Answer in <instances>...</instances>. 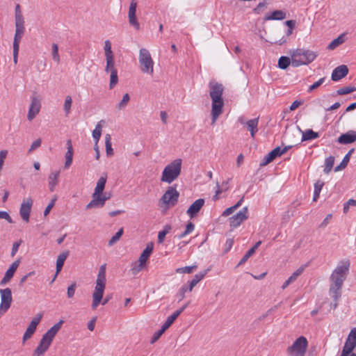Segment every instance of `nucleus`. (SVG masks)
I'll return each instance as SVG.
<instances>
[{
  "mask_svg": "<svg viewBox=\"0 0 356 356\" xmlns=\"http://www.w3.org/2000/svg\"><path fill=\"white\" fill-rule=\"evenodd\" d=\"M350 264L348 259L341 261L331 274L332 283L330 286L329 294L333 298L334 302L331 303V307L333 309L338 306V301L341 296V289L349 272Z\"/></svg>",
  "mask_w": 356,
  "mask_h": 356,
  "instance_id": "f257e3e1",
  "label": "nucleus"
},
{
  "mask_svg": "<svg viewBox=\"0 0 356 356\" xmlns=\"http://www.w3.org/2000/svg\"><path fill=\"white\" fill-rule=\"evenodd\" d=\"M209 96L211 99V124H214L222 114L224 106L222 94L224 86L213 80L209 81Z\"/></svg>",
  "mask_w": 356,
  "mask_h": 356,
  "instance_id": "f03ea898",
  "label": "nucleus"
},
{
  "mask_svg": "<svg viewBox=\"0 0 356 356\" xmlns=\"http://www.w3.org/2000/svg\"><path fill=\"white\" fill-rule=\"evenodd\" d=\"M106 264H103L99 267L95 290L92 293V302L91 305L92 309H95L100 303H102V305H105L111 299V296L107 295L102 302L106 287Z\"/></svg>",
  "mask_w": 356,
  "mask_h": 356,
  "instance_id": "7ed1b4c3",
  "label": "nucleus"
},
{
  "mask_svg": "<svg viewBox=\"0 0 356 356\" xmlns=\"http://www.w3.org/2000/svg\"><path fill=\"white\" fill-rule=\"evenodd\" d=\"M318 54L309 49H297L291 54V65L298 67L313 62Z\"/></svg>",
  "mask_w": 356,
  "mask_h": 356,
  "instance_id": "20e7f679",
  "label": "nucleus"
},
{
  "mask_svg": "<svg viewBox=\"0 0 356 356\" xmlns=\"http://www.w3.org/2000/svg\"><path fill=\"white\" fill-rule=\"evenodd\" d=\"M181 159H177L168 164L163 170L161 181L171 184L177 179L181 174Z\"/></svg>",
  "mask_w": 356,
  "mask_h": 356,
  "instance_id": "39448f33",
  "label": "nucleus"
},
{
  "mask_svg": "<svg viewBox=\"0 0 356 356\" xmlns=\"http://www.w3.org/2000/svg\"><path fill=\"white\" fill-rule=\"evenodd\" d=\"M138 61L140 70L143 73L152 74L154 72V61L149 51L145 48H141L139 51Z\"/></svg>",
  "mask_w": 356,
  "mask_h": 356,
  "instance_id": "423d86ee",
  "label": "nucleus"
},
{
  "mask_svg": "<svg viewBox=\"0 0 356 356\" xmlns=\"http://www.w3.org/2000/svg\"><path fill=\"white\" fill-rule=\"evenodd\" d=\"M307 346V339L301 336L293 342L292 346L287 348V353L291 356H305Z\"/></svg>",
  "mask_w": 356,
  "mask_h": 356,
  "instance_id": "0eeeda50",
  "label": "nucleus"
},
{
  "mask_svg": "<svg viewBox=\"0 0 356 356\" xmlns=\"http://www.w3.org/2000/svg\"><path fill=\"white\" fill-rule=\"evenodd\" d=\"M64 321L60 320L57 323L54 325L47 332L42 336L40 343L48 348L50 346L54 338L58 332Z\"/></svg>",
  "mask_w": 356,
  "mask_h": 356,
  "instance_id": "6e6552de",
  "label": "nucleus"
},
{
  "mask_svg": "<svg viewBox=\"0 0 356 356\" xmlns=\"http://www.w3.org/2000/svg\"><path fill=\"white\" fill-rule=\"evenodd\" d=\"M179 197V193L176 190V188L175 186H169L162 196L161 200L166 204L175 206L178 202Z\"/></svg>",
  "mask_w": 356,
  "mask_h": 356,
  "instance_id": "1a4fd4ad",
  "label": "nucleus"
},
{
  "mask_svg": "<svg viewBox=\"0 0 356 356\" xmlns=\"http://www.w3.org/2000/svg\"><path fill=\"white\" fill-rule=\"evenodd\" d=\"M248 218V209L243 207L236 214L230 217L229 219V225L232 229L238 227L243 221Z\"/></svg>",
  "mask_w": 356,
  "mask_h": 356,
  "instance_id": "9d476101",
  "label": "nucleus"
},
{
  "mask_svg": "<svg viewBox=\"0 0 356 356\" xmlns=\"http://www.w3.org/2000/svg\"><path fill=\"white\" fill-rule=\"evenodd\" d=\"M1 293V305H0V312H6L10 308L12 298V292L10 289L6 288L4 289H0Z\"/></svg>",
  "mask_w": 356,
  "mask_h": 356,
  "instance_id": "9b49d317",
  "label": "nucleus"
},
{
  "mask_svg": "<svg viewBox=\"0 0 356 356\" xmlns=\"http://www.w3.org/2000/svg\"><path fill=\"white\" fill-rule=\"evenodd\" d=\"M111 197V193L105 192L104 193L99 194V195L92 197V200L86 205V209L92 208L102 207L105 202L109 200Z\"/></svg>",
  "mask_w": 356,
  "mask_h": 356,
  "instance_id": "f8f14e48",
  "label": "nucleus"
},
{
  "mask_svg": "<svg viewBox=\"0 0 356 356\" xmlns=\"http://www.w3.org/2000/svg\"><path fill=\"white\" fill-rule=\"evenodd\" d=\"M42 318V314H38L31 321L28 327L26 328L24 335H23V341H25L27 339H30L31 336L34 334L37 325L40 323L41 319Z\"/></svg>",
  "mask_w": 356,
  "mask_h": 356,
  "instance_id": "ddd939ff",
  "label": "nucleus"
},
{
  "mask_svg": "<svg viewBox=\"0 0 356 356\" xmlns=\"http://www.w3.org/2000/svg\"><path fill=\"white\" fill-rule=\"evenodd\" d=\"M136 8H137V1L136 0H131L129 13H128V18L129 22L131 26H134L136 30L140 29V24L138 22L136 18Z\"/></svg>",
  "mask_w": 356,
  "mask_h": 356,
  "instance_id": "4468645a",
  "label": "nucleus"
},
{
  "mask_svg": "<svg viewBox=\"0 0 356 356\" xmlns=\"http://www.w3.org/2000/svg\"><path fill=\"white\" fill-rule=\"evenodd\" d=\"M33 204V200L27 198L22 204L19 209V214L23 220L28 222L29 221L30 213Z\"/></svg>",
  "mask_w": 356,
  "mask_h": 356,
  "instance_id": "2eb2a0df",
  "label": "nucleus"
},
{
  "mask_svg": "<svg viewBox=\"0 0 356 356\" xmlns=\"http://www.w3.org/2000/svg\"><path fill=\"white\" fill-rule=\"evenodd\" d=\"M204 204V200L200 198L196 200L186 211L187 215L193 218L195 217Z\"/></svg>",
  "mask_w": 356,
  "mask_h": 356,
  "instance_id": "dca6fc26",
  "label": "nucleus"
},
{
  "mask_svg": "<svg viewBox=\"0 0 356 356\" xmlns=\"http://www.w3.org/2000/svg\"><path fill=\"white\" fill-rule=\"evenodd\" d=\"M19 264V261L17 260V261H14L10 265V266L6 270L3 277L2 278V280L0 282L1 285H2V286L5 285L6 284H7L8 282H9L10 281V280L13 278V277L14 275L15 272L16 271L17 268H18Z\"/></svg>",
  "mask_w": 356,
  "mask_h": 356,
  "instance_id": "f3484780",
  "label": "nucleus"
},
{
  "mask_svg": "<svg viewBox=\"0 0 356 356\" xmlns=\"http://www.w3.org/2000/svg\"><path fill=\"white\" fill-rule=\"evenodd\" d=\"M348 73V68L345 65H341L337 67L332 73V80L334 81H338L342 78L345 77Z\"/></svg>",
  "mask_w": 356,
  "mask_h": 356,
  "instance_id": "a211bd4d",
  "label": "nucleus"
},
{
  "mask_svg": "<svg viewBox=\"0 0 356 356\" xmlns=\"http://www.w3.org/2000/svg\"><path fill=\"white\" fill-rule=\"evenodd\" d=\"M356 141V131L350 130L345 134H341L337 139L340 144L347 145Z\"/></svg>",
  "mask_w": 356,
  "mask_h": 356,
  "instance_id": "6ab92c4d",
  "label": "nucleus"
},
{
  "mask_svg": "<svg viewBox=\"0 0 356 356\" xmlns=\"http://www.w3.org/2000/svg\"><path fill=\"white\" fill-rule=\"evenodd\" d=\"M40 109V102L35 98H32L31 103L29 106L27 118L29 120H32L36 115L39 113Z\"/></svg>",
  "mask_w": 356,
  "mask_h": 356,
  "instance_id": "aec40b11",
  "label": "nucleus"
},
{
  "mask_svg": "<svg viewBox=\"0 0 356 356\" xmlns=\"http://www.w3.org/2000/svg\"><path fill=\"white\" fill-rule=\"evenodd\" d=\"M282 155L280 152V147H277L270 151L266 156H264L260 163L261 166H265L272 162L275 159Z\"/></svg>",
  "mask_w": 356,
  "mask_h": 356,
  "instance_id": "412c9836",
  "label": "nucleus"
},
{
  "mask_svg": "<svg viewBox=\"0 0 356 356\" xmlns=\"http://www.w3.org/2000/svg\"><path fill=\"white\" fill-rule=\"evenodd\" d=\"M106 179L107 175L106 173H103L97 182V185L95 188V191L92 195V197L99 195V194H102L105 188Z\"/></svg>",
  "mask_w": 356,
  "mask_h": 356,
  "instance_id": "4be33fe9",
  "label": "nucleus"
},
{
  "mask_svg": "<svg viewBox=\"0 0 356 356\" xmlns=\"http://www.w3.org/2000/svg\"><path fill=\"white\" fill-rule=\"evenodd\" d=\"M67 152L65 153V168L67 169L72 163L73 159V147L72 145V141L70 139L67 140Z\"/></svg>",
  "mask_w": 356,
  "mask_h": 356,
  "instance_id": "5701e85b",
  "label": "nucleus"
},
{
  "mask_svg": "<svg viewBox=\"0 0 356 356\" xmlns=\"http://www.w3.org/2000/svg\"><path fill=\"white\" fill-rule=\"evenodd\" d=\"M69 254H70L69 250H65V251L61 252L58 256V258H57V260H56V274L54 275V277L52 282L56 279L58 273L61 270V269H62V268H63V266L64 265L65 261L66 260V259L69 256Z\"/></svg>",
  "mask_w": 356,
  "mask_h": 356,
  "instance_id": "b1692460",
  "label": "nucleus"
},
{
  "mask_svg": "<svg viewBox=\"0 0 356 356\" xmlns=\"http://www.w3.org/2000/svg\"><path fill=\"white\" fill-rule=\"evenodd\" d=\"M60 175V170L51 172L48 177V186L51 192L54 191L56 185L58 183V177Z\"/></svg>",
  "mask_w": 356,
  "mask_h": 356,
  "instance_id": "393cba45",
  "label": "nucleus"
},
{
  "mask_svg": "<svg viewBox=\"0 0 356 356\" xmlns=\"http://www.w3.org/2000/svg\"><path fill=\"white\" fill-rule=\"evenodd\" d=\"M153 250V243H150L147 245L146 248L143 250L140 256L138 259V262H140L142 264L145 265L147 259L150 257Z\"/></svg>",
  "mask_w": 356,
  "mask_h": 356,
  "instance_id": "a878e982",
  "label": "nucleus"
},
{
  "mask_svg": "<svg viewBox=\"0 0 356 356\" xmlns=\"http://www.w3.org/2000/svg\"><path fill=\"white\" fill-rule=\"evenodd\" d=\"M209 269L204 270L203 272H200L196 274L194 277L188 282V291H192L193 289L196 286V284L200 282L204 276L207 275Z\"/></svg>",
  "mask_w": 356,
  "mask_h": 356,
  "instance_id": "bb28decb",
  "label": "nucleus"
},
{
  "mask_svg": "<svg viewBox=\"0 0 356 356\" xmlns=\"http://www.w3.org/2000/svg\"><path fill=\"white\" fill-rule=\"evenodd\" d=\"M286 17V13L282 11V10H275L268 15H266L264 17V19L265 20H282V19H284Z\"/></svg>",
  "mask_w": 356,
  "mask_h": 356,
  "instance_id": "cd10ccee",
  "label": "nucleus"
},
{
  "mask_svg": "<svg viewBox=\"0 0 356 356\" xmlns=\"http://www.w3.org/2000/svg\"><path fill=\"white\" fill-rule=\"evenodd\" d=\"M259 124V118L250 120L245 122L248 130L250 132L252 138H254L256 133L258 131L257 127Z\"/></svg>",
  "mask_w": 356,
  "mask_h": 356,
  "instance_id": "c85d7f7f",
  "label": "nucleus"
},
{
  "mask_svg": "<svg viewBox=\"0 0 356 356\" xmlns=\"http://www.w3.org/2000/svg\"><path fill=\"white\" fill-rule=\"evenodd\" d=\"M302 141L312 140L319 137L318 133L312 129H306L305 131H302Z\"/></svg>",
  "mask_w": 356,
  "mask_h": 356,
  "instance_id": "c756f323",
  "label": "nucleus"
},
{
  "mask_svg": "<svg viewBox=\"0 0 356 356\" xmlns=\"http://www.w3.org/2000/svg\"><path fill=\"white\" fill-rule=\"evenodd\" d=\"M353 152H354V149L353 148L350 149L348 151V152L343 157V159L342 161L341 162V163L335 167V168H334V171L335 172L344 169L347 166V165H348V162L350 161V156H351V154H352V153Z\"/></svg>",
  "mask_w": 356,
  "mask_h": 356,
  "instance_id": "7c9ffc66",
  "label": "nucleus"
},
{
  "mask_svg": "<svg viewBox=\"0 0 356 356\" xmlns=\"http://www.w3.org/2000/svg\"><path fill=\"white\" fill-rule=\"evenodd\" d=\"M346 40V33H342L337 38L333 40L327 46L328 49H334L340 44H343Z\"/></svg>",
  "mask_w": 356,
  "mask_h": 356,
  "instance_id": "2f4dec72",
  "label": "nucleus"
},
{
  "mask_svg": "<svg viewBox=\"0 0 356 356\" xmlns=\"http://www.w3.org/2000/svg\"><path fill=\"white\" fill-rule=\"evenodd\" d=\"M24 32V27H15L13 46L19 47V42Z\"/></svg>",
  "mask_w": 356,
  "mask_h": 356,
  "instance_id": "473e14b6",
  "label": "nucleus"
},
{
  "mask_svg": "<svg viewBox=\"0 0 356 356\" xmlns=\"http://www.w3.org/2000/svg\"><path fill=\"white\" fill-rule=\"evenodd\" d=\"M172 226L169 224H166L163 230L160 231L158 234V242L162 243L165 239V236L171 231Z\"/></svg>",
  "mask_w": 356,
  "mask_h": 356,
  "instance_id": "72a5a7b5",
  "label": "nucleus"
},
{
  "mask_svg": "<svg viewBox=\"0 0 356 356\" xmlns=\"http://www.w3.org/2000/svg\"><path fill=\"white\" fill-rule=\"evenodd\" d=\"M105 147L107 156H113L114 152L112 148L111 137L110 134L105 136Z\"/></svg>",
  "mask_w": 356,
  "mask_h": 356,
  "instance_id": "f704fd0d",
  "label": "nucleus"
},
{
  "mask_svg": "<svg viewBox=\"0 0 356 356\" xmlns=\"http://www.w3.org/2000/svg\"><path fill=\"white\" fill-rule=\"evenodd\" d=\"M323 186H324V182L321 180H318L314 184V195H313V201L314 202H316L317 200V199L319 197L320 193H321Z\"/></svg>",
  "mask_w": 356,
  "mask_h": 356,
  "instance_id": "c9c22d12",
  "label": "nucleus"
},
{
  "mask_svg": "<svg viewBox=\"0 0 356 356\" xmlns=\"http://www.w3.org/2000/svg\"><path fill=\"white\" fill-rule=\"evenodd\" d=\"M355 348L354 344H352L350 342L346 341L345 344L343 346V350L341 351V356H349Z\"/></svg>",
  "mask_w": 356,
  "mask_h": 356,
  "instance_id": "e433bc0d",
  "label": "nucleus"
},
{
  "mask_svg": "<svg viewBox=\"0 0 356 356\" xmlns=\"http://www.w3.org/2000/svg\"><path fill=\"white\" fill-rule=\"evenodd\" d=\"M243 201V197L240 199L237 202V203L236 204H234V206L226 209L222 212V216L226 217V216H228L231 215L232 213H233L241 205Z\"/></svg>",
  "mask_w": 356,
  "mask_h": 356,
  "instance_id": "4c0bfd02",
  "label": "nucleus"
},
{
  "mask_svg": "<svg viewBox=\"0 0 356 356\" xmlns=\"http://www.w3.org/2000/svg\"><path fill=\"white\" fill-rule=\"evenodd\" d=\"M291 64V58L288 56H282L278 60V67L280 69L286 70Z\"/></svg>",
  "mask_w": 356,
  "mask_h": 356,
  "instance_id": "58836bf2",
  "label": "nucleus"
},
{
  "mask_svg": "<svg viewBox=\"0 0 356 356\" xmlns=\"http://www.w3.org/2000/svg\"><path fill=\"white\" fill-rule=\"evenodd\" d=\"M334 163V157L332 156H330L329 157L325 159V168H324V172L325 174H328L333 167Z\"/></svg>",
  "mask_w": 356,
  "mask_h": 356,
  "instance_id": "ea45409f",
  "label": "nucleus"
},
{
  "mask_svg": "<svg viewBox=\"0 0 356 356\" xmlns=\"http://www.w3.org/2000/svg\"><path fill=\"white\" fill-rule=\"evenodd\" d=\"M195 229V225L193 222H189L186 227L185 231L180 234L177 235L176 237H177L178 239H181L184 237H185L186 235L191 234Z\"/></svg>",
  "mask_w": 356,
  "mask_h": 356,
  "instance_id": "a19ab883",
  "label": "nucleus"
},
{
  "mask_svg": "<svg viewBox=\"0 0 356 356\" xmlns=\"http://www.w3.org/2000/svg\"><path fill=\"white\" fill-rule=\"evenodd\" d=\"M106 66L105 68L106 72H111L113 70H117V69L115 67V60H114V56L112 57H106Z\"/></svg>",
  "mask_w": 356,
  "mask_h": 356,
  "instance_id": "79ce46f5",
  "label": "nucleus"
},
{
  "mask_svg": "<svg viewBox=\"0 0 356 356\" xmlns=\"http://www.w3.org/2000/svg\"><path fill=\"white\" fill-rule=\"evenodd\" d=\"M103 122L102 120L100 121L95 127V129L93 130L92 131V137L95 140V143L96 144L97 143V142L99 141L100 137H101V134H102V126L101 125V122Z\"/></svg>",
  "mask_w": 356,
  "mask_h": 356,
  "instance_id": "37998d69",
  "label": "nucleus"
},
{
  "mask_svg": "<svg viewBox=\"0 0 356 356\" xmlns=\"http://www.w3.org/2000/svg\"><path fill=\"white\" fill-rule=\"evenodd\" d=\"M51 54L53 60L56 62L57 63H59L60 61V56L58 54V44L56 43L52 44L51 46Z\"/></svg>",
  "mask_w": 356,
  "mask_h": 356,
  "instance_id": "c03bdc74",
  "label": "nucleus"
},
{
  "mask_svg": "<svg viewBox=\"0 0 356 356\" xmlns=\"http://www.w3.org/2000/svg\"><path fill=\"white\" fill-rule=\"evenodd\" d=\"M123 234V228H120L115 234L108 241V246L113 245L117 241H119L122 235Z\"/></svg>",
  "mask_w": 356,
  "mask_h": 356,
  "instance_id": "a18cd8bd",
  "label": "nucleus"
},
{
  "mask_svg": "<svg viewBox=\"0 0 356 356\" xmlns=\"http://www.w3.org/2000/svg\"><path fill=\"white\" fill-rule=\"evenodd\" d=\"M72 103V97L69 95L65 97L64 105H63V109H64L65 115L67 116L70 113Z\"/></svg>",
  "mask_w": 356,
  "mask_h": 356,
  "instance_id": "49530a36",
  "label": "nucleus"
},
{
  "mask_svg": "<svg viewBox=\"0 0 356 356\" xmlns=\"http://www.w3.org/2000/svg\"><path fill=\"white\" fill-rule=\"evenodd\" d=\"M270 1L271 0H264L262 2H259L257 7L253 9V12L256 14H260L262 12V9L266 7Z\"/></svg>",
  "mask_w": 356,
  "mask_h": 356,
  "instance_id": "de8ad7c7",
  "label": "nucleus"
},
{
  "mask_svg": "<svg viewBox=\"0 0 356 356\" xmlns=\"http://www.w3.org/2000/svg\"><path fill=\"white\" fill-rule=\"evenodd\" d=\"M354 91H356L355 87L346 86V87L341 88L339 90H337V93L339 95H343L349 94Z\"/></svg>",
  "mask_w": 356,
  "mask_h": 356,
  "instance_id": "09e8293b",
  "label": "nucleus"
},
{
  "mask_svg": "<svg viewBox=\"0 0 356 356\" xmlns=\"http://www.w3.org/2000/svg\"><path fill=\"white\" fill-rule=\"evenodd\" d=\"M118 82V70H113L111 72L110 76V88H113Z\"/></svg>",
  "mask_w": 356,
  "mask_h": 356,
  "instance_id": "8fccbe9b",
  "label": "nucleus"
},
{
  "mask_svg": "<svg viewBox=\"0 0 356 356\" xmlns=\"http://www.w3.org/2000/svg\"><path fill=\"white\" fill-rule=\"evenodd\" d=\"M130 100V97L128 93H126L124 95L122 99L120 101V102L117 105V108L119 110H122L128 104Z\"/></svg>",
  "mask_w": 356,
  "mask_h": 356,
  "instance_id": "3c124183",
  "label": "nucleus"
},
{
  "mask_svg": "<svg viewBox=\"0 0 356 356\" xmlns=\"http://www.w3.org/2000/svg\"><path fill=\"white\" fill-rule=\"evenodd\" d=\"M48 350V348L45 347V346L42 345V343H39V345L37 346V348L35 349L33 353V356H40L43 355L47 350Z\"/></svg>",
  "mask_w": 356,
  "mask_h": 356,
  "instance_id": "603ef678",
  "label": "nucleus"
},
{
  "mask_svg": "<svg viewBox=\"0 0 356 356\" xmlns=\"http://www.w3.org/2000/svg\"><path fill=\"white\" fill-rule=\"evenodd\" d=\"M104 52L106 57L113 56V53L111 49V43L109 40H106L104 42Z\"/></svg>",
  "mask_w": 356,
  "mask_h": 356,
  "instance_id": "864d4df0",
  "label": "nucleus"
},
{
  "mask_svg": "<svg viewBox=\"0 0 356 356\" xmlns=\"http://www.w3.org/2000/svg\"><path fill=\"white\" fill-rule=\"evenodd\" d=\"M187 291H188V286L187 284L182 285L177 294L179 301L182 300L185 298V293Z\"/></svg>",
  "mask_w": 356,
  "mask_h": 356,
  "instance_id": "5fc2aeb1",
  "label": "nucleus"
},
{
  "mask_svg": "<svg viewBox=\"0 0 356 356\" xmlns=\"http://www.w3.org/2000/svg\"><path fill=\"white\" fill-rule=\"evenodd\" d=\"M76 288V284L75 282H73L67 288V296L68 298H72L74 297L75 291Z\"/></svg>",
  "mask_w": 356,
  "mask_h": 356,
  "instance_id": "6e6d98bb",
  "label": "nucleus"
},
{
  "mask_svg": "<svg viewBox=\"0 0 356 356\" xmlns=\"http://www.w3.org/2000/svg\"><path fill=\"white\" fill-rule=\"evenodd\" d=\"M346 341L350 342L356 346V327L351 330L350 332Z\"/></svg>",
  "mask_w": 356,
  "mask_h": 356,
  "instance_id": "4d7b16f0",
  "label": "nucleus"
},
{
  "mask_svg": "<svg viewBox=\"0 0 356 356\" xmlns=\"http://www.w3.org/2000/svg\"><path fill=\"white\" fill-rule=\"evenodd\" d=\"M196 266H185L182 268H179L176 270L177 273H191L194 269H196Z\"/></svg>",
  "mask_w": 356,
  "mask_h": 356,
  "instance_id": "13d9d810",
  "label": "nucleus"
},
{
  "mask_svg": "<svg viewBox=\"0 0 356 356\" xmlns=\"http://www.w3.org/2000/svg\"><path fill=\"white\" fill-rule=\"evenodd\" d=\"M254 253V249L248 250L239 261L238 266L244 264Z\"/></svg>",
  "mask_w": 356,
  "mask_h": 356,
  "instance_id": "bf43d9fd",
  "label": "nucleus"
},
{
  "mask_svg": "<svg viewBox=\"0 0 356 356\" xmlns=\"http://www.w3.org/2000/svg\"><path fill=\"white\" fill-rule=\"evenodd\" d=\"M145 265L142 264L140 262L139 264L135 263L131 268V271L132 275H137L143 268Z\"/></svg>",
  "mask_w": 356,
  "mask_h": 356,
  "instance_id": "052dcab7",
  "label": "nucleus"
},
{
  "mask_svg": "<svg viewBox=\"0 0 356 356\" xmlns=\"http://www.w3.org/2000/svg\"><path fill=\"white\" fill-rule=\"evenodd\" d=\"M304 269V266L300 267L295 272L293 273V274L289 277V279H290L292 281V282H293L295 280H296L298 276H300L302 274Z\"/></svg>",
  "mask_w": 356,
  "mask_h": 356,
  "instance_id": "680f3d73",
  "label": "nucleus"
},
{
  "mask_svg": "<svg viewBox=\"0 0 356 356\" xmlns=\"http://www.w3.org/2000/svg\"><path fill=\"white\" fill-rule=\"evenodd\" d=\"M325 77H323V78L320 79L318 81H317L316 82L314 83L312 85H311L309 86V88L308 89V92H311L314 90L318 88L321 85H322L323 83V82L325 81Z\"/></svg>",
  "mask_w": 356,
  "mask_h": 356,
  "instance_id": "e2e57ef3",
  "label": "nucleus"
},
{
  "mask_svg": "<svg viewBox=\"0 0 356 356\" xmlns=\"http://www.w3.org/2000/svg\"><path fill=\"white\" fill-rule=\"evenodd\" d=\"M165 331V330H163V327H161L160 330H159L158 331L154 332V334H153V336L152 337L151 343H154V342H156L161 337V336L163 334V333Z\"/></svg>",
  "mask_w": 356,
  "mask_h": 356,
  "instance_id": "0e129e2a",
  "label": "nucleus"
},
{
  "mask_svg": "<svg viewBox=\"0 0 356 356\" xmlns=\"http://www.w3.org/2000/svg\"><path fill=\"white\" fill-rule=\"evenodd\" d=\"M24 17L18 13V15L15 16V27H24Z\"/></svg>",
  "mask_w": 356,
  "mask_h": 356,
  "instance_id": "69168bd1",
  "label": "nucleus"
},
{
  "mask_svg": "<svg viewBox=\"0 0 356 356\" xmlns=\"http://www.w3.org/2000/svg\"><path fill=\"white\" fill-rule=\"evenodd\" d=\"M0 219H5L9 223H13V220L7 211H0Z\"/></svg>",
  "mask_w": 356,
  "mask_h": 356,
  "instance_id": "338daca9",
  "label": "nucleus"
},
{
  "mask_svg": "<svg viewBox=\"0 0 356 356\" xmlns=\"http://www.w3.org/2000/svg\"><path fill=\"white\" fill-rule=\"evenodd\" d=\"M174 321H175L169 316L161 327H163V330H166L170 327V325L174 323Z\"/></svg>",
  "mask_w": 356,
  "mask_h": 356,
  "instance_id": "774afa93",
  "label": "nucleus"
}]
</instances>
